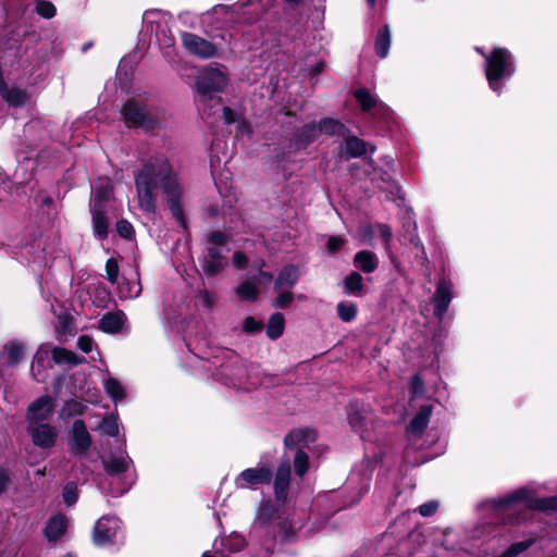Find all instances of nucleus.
<instances>
[{
    "instance_id": "obj_1",
    "label": "nucleus",
    "mask_w": 557,
    "mask_h": 557,
    "mask_svg": "<svg viewBox=\"0 0 557 557\" xmlns=\"http://www.w3.org/2000/svg\"><path fill=\"white\" fill-rule=\"evenodd\" d=\"M135 186L138 207L147 213H154L157 209L158 188L160 187L171 210L172 215L186 227L185 213L182 206L183 188L178 174L165 156L149 158L135 174Z\"/></svg>"
},
{
    "instance_id": "obj_2",
    "label": "nucleus",
    "mask_w": 557,
    "mask_h": 557,
    "mask_svg": "<svg viewBox=\"0 0 557 557\" xmlns=\"http://www.w3.org/2000/svg\"><path fill=\"white\" fill-rule=\"evenodd\" d=\"M226 85L225 75L218 69L207 70L196 82V91L198 94L196 103L202 115H210L213 108L222 103V98L213 95L222 90Z\"/></svg>"
},
{
    "instance_id": "obj_3",
    "label": "nucleus",
    "mask_w": 557,
    "mask_h": 557,
    "mask_svg": "<svg viewBox=\"0 0 557 557\" xmlns=\"http://www.w3.org/2000/svg\"><path fill=\"white\" fill-rule=\"evenodd\" d=\"M515 71L513 57L509 50L494 48L486 57L485 76L490 88L498 95L502 92L505 82L513 75Z\"/></svg>"
},
{
    "instance_id": "obj_4",
    "label": "nucleus",
    "mask_w": 557,
    "mask_h": 557,
    "mask_svg": "<svg viewBox=\"0 0 557 557\" xmlns=\"http://www.w3.org/2000/svg\"><path fill=\"white\" fill-rule=\"evenodd\" d=\"M227 242V235L221 231L211 232L207 236L206 252L200 260L202 271L207 276L218 275L227 267L230 251V248L226 247Z\"/></svg>"
},
{
    "instance_id": "obj_5",
    "label": "nucleus",
    "mask_w": 557,
    "mask_h": 557,
    "mask_svg": "<svg viewBox=\"0 0 557 557\" xmlns=\"http://www.w3.org/2000/svg\"><path fill=\"white\" fill-rule=\"evenodd\" d=\"M133 467V460L126 456L111 457L103 462L104 471L112 478H119L123 474L122 483L115 488H111L110 493L112 496H121L128 492V490L135 484L137 475L135 470H131Z\"/></svg>"
},
{
    "instance_id": "obj_6",
    "label": "nucleus",
    "mask_w": 557,
    "mask_h": 557,
    "mask_svg": "<svg viewBox=\"0 0 557 557\" xmlns=\"http://www.w3.org/2000/svg\"><path fill=\"white\" fill-rule=\"evenodd\" d=\"M519 504L542 511L557 510V495L533 499L529 491L522 488L499 499L497 506L499 508H511Z\"/></svg>"
},
{
    "instance_id": "obj_7",
    "label": "nucleus",
    "mask_w": 557,
    "mask_h": 557,
    "mask_svg": "<svg viewBox=\"0 0 557 557\" xmlns=\"http://www.w3.org/2000/svg\"><path fill=\"white\" fill-rule=\"evenodd\" d=\"M273 479L270 466L248 468L235 478V486L238 490H257L260 485H268Z\"/></svg>"
},
{
    "instance_id": "obj_8",
    "label": "nucleus",
    "mask_w": 557,
    "mask_h": 557,
    "mask_svg": "<svg viewBox=\"0 0 557 557\" xmlns=\"http://www.w3.org/2000/svg\"><path fill=\"white\" fill-rule=\"evenodd\" d=\"M67 445L74 456H83L91 447L92 440L84 420L76 419L73 422L69 432Z\"/></svg>"
},
{
    "instance_id": "obj_9",
    "label": "nucleus",
    "mask_w": 557,
    "mask_h": 557,
    "mask_svg": "<svg viewBox=\"0 0 557 557\" xmlns=\"http://www.w3.org/2000/svg\"><path fill=\"white\" fill-rule=\"evenodd\" d=\"M121 521L114 516H102L94 527L92 540L98 546L112 544L116 537Z\"/></svg>"
},
{
    "instance_id": "obj_10",
    "label": "nucleus",
    "mask_w": 557,
    "mask_h": 557,
    "mask_svg": "<svg viewBox=\"0 0 557 557\" xmlns=\"http://www.w3.org/2000/svg\"><path fill=\"white\" fill-rule=\"evenodd\" d=\"M121 113L127 126L143 127L147 131L153 128V121L149 117L145 107L135 100H127L122 107Z\"/></svg>"
},
{
    "instance_id": "obj_11",
    "label": "nucleus",
    "mask_w": 557,
    "mask_h": 557,
    "mask_svg": "<svg viewBox=\"0 0 557 557\" xmlns=\"http://www.w3.org/2000/svg\"><path fill=\"white\" fill-rule=\"evenodd\" d=\"M54 411V399L44 395L35 399L27 408L28 425L48 423Z\"/></svg>"
},
{
    "instance_id": "obj_12",
    "label": "nucleus",
    "mask_w": 557,
    "mask_h": 557,
    "mask_svg": "<svg viewBox=\"0 0 557 557\" xmlns=\"http://www.w3.org/2000/svg\"><path fill=\"white\" fill-rule=\"evenodd\" d=\"M27 432L30 435L33 444L39 448L48 449L55 445L58 430L49 423L28 425Z\"/></svg>"
},
{
    "instance_id": "obj_13",
    "label": "nucleus",
    "mask_w": 557,
    "mask_h": 557,
    "mask_svg": "<svg viewBox=\"0 0 557 557\" xmlns=\"http://www.w3.org/2000/svg\"><path fill=\"white\" fill-rule=\"evenodd\" d=\"M51 345L42 344L37 349L30 367V373L35 381L44 383L48 377V369L52 368L50 362Z\"/></svg>"
},
{
    "instance_id": "obj_14",
    "label": "nucleus",
    "mask_w": 557,
    "mask_h": 557,
    "mask_svg": "<svg viewBox=\"0 0 557 557\" xmlns=\"http://www.w3.org/2000/svg\"><path fill=\"white\" fill-rule=\"evenodd\" d=\"M290 484V462L288 459L281 461L278 465L274 481L273 492L277 503L284 504L288 496Z\"/></svg>"
},
{
    "instance_id": "obj_15",
    "label": "nucleus",
    "mask_w": 557,
    "mask_h": 557,
    "mask_svg": "<svg viewBox=\"0 0 557 557\" xmlns=\"http://www.w3.org/2000/svg\"><path fill=\"white\" fill-rule=\"evenodd\" d=\"M182 42L189 53L203 59L211 58L216 53L212 42L191 33H183Z\"/></svg>"
},
{
    "instance_id": "obj_16",
    "label": "nucleus",
    "mask_w": 557,
    "mask_h": 557,
    "mask_svg": "<svg viewBox=\"0 0 557 557\" xmlns=\"http://www.w3.org/2000/svg\"><path fill=\"white\" fill-rule=\"evenodd\" d=\"M451 299L453 284L446 278H441L434 294V314L438 319H442L447 312Z\"/></svg>"
},
{
    "instance_id": "obj_17",
    "label": "nucleus",
    "mask_w": 557,
    "mask_h": 557,
    "mask_svg": "<svg viewBox=\"0 0 557 557\" xmlns=\"http://www.w3.org/2000/svg\"><path fill=\"white\" fill-rule=\"evenodd\" d=\"M69 520L65 515H53L44 529V535L49 542H58L66 532Z\"/></svg>"
},
{
    "instance_id": "obj_18",
    "label": "nucleus",
    "mask_w": 557,
    "mask_h": 557,
    "mask_svg": "<svg viewBox=\"0 0 557 557\" xmlns=\"http://www.w3.org/2000/svg\"><path fill=\"white\" fill-rule=\"evenodd\" d=\"M126 322V315L122 310H115L102 315L99 320V329L104 333H120Z\"/></svg>"
},
{
    "instance_id": "obj_19",
    "label": "nucleus",
    "mask_w": 557,
    "mask_h": 557,
    "mask_svg": "<svg viewBox=\"0 0 557 557\" xmlns=\"http://www.w3.org/2000/svg\"><path fill=\"white\" fill-rule=\"evenodd\" d=\"M317 433L313 429H298L290 431L284 438V444L288 448L305 447L313 442Z\"/></svg>"
},
{
    "instance_id": "obj_20",
    "label": "nucleus",
    "mask_w": 557,
    "mask_h": 557,
    "mask_svg": "<svg viewBox=\"0 0 557 557\" xmlns=\"http://www.w3.org/2000/svg\"><path fill=\"white\" fill-rule=\"evenodd\" d=\"M299 269L294 264L285 265L277 274L274 289L293 288L299 281Z\"/></svg>"
},
{
    "instance_id": "obj_21",
    "label": "nucleus",
    "mask_w": 557,
    "mask_h": 557,
    "mask_svg": "<svg viewBox=\"0 0 557 557\" xmlns=\"http://www.w3.org/2000/svg\"><path fill=\"white\" fill-rule=\"evenodd\" d=\"M366 409L358 401H351L347 406V419L349 425L359 433L366 430Z\"/></svg>"
},
{
    "instance_id": "obj_22",
    "label": "nucleus",
    "mask_w": 557,
    "mask_h": 557,
    "mask_svg": "<svg viewBox=\"0 0 557 557\" xmlns=\"http://www.w3.org/2000/svg\"><path fill=\"white\" fill-rule=\"evenodd\" d=\"M2 85L3 86H0V95L9 106L14 108L25 106L28 100L26 90L18 87L9 88L5 81L2 82Z\"/></svg>"
},
{
    "instance_id": "obj_23",
    "label": "nucleus",
    "mask_w": 557,
    "mask_h": 557,
    "mask_svg": "<svg viewBox=\"0 0 557 557\" xmlns=\"http://www.w3.org/2000/svg\"><path fill=\"white\" fill-rule=\"evenodd\" d=\"M433 412V406L432 405H423L419 408L416 416L411 419L408 431L412 434H420L422 433L430 421V418Z\"/></svg>"
},
{
    "instance_id": "obj_24",
    "label": "nucleus",
    "mask_w": 557,
    "mask_h": 557,
    "mask_svg": "<svg viewBox=\"0 0 557 557\" xmlns=\"http://www.w3.org/2000/svg\"><path fill=\"white\" fill-rule=\"evenodd\" d=\"M354 264L363 273H372L379 267V258L371 250H360L354 257Z\"/></svg>"
},
{
    "instance_id": "obj_25",
    "label": "nucleus",
    "mask_w": 557,
    "mask_h": 557,
    "mask_svg": "<svg viewBox=\"0 0 557 557\" xmlns=\"http://www.w3.org/2000/svg\"><path fill=\"white\" fill-rule=\"evenodd\" d=\"M113 195V185L109 178H100L96 184L94 194V208H106L107 202Z\"/></svg>"
},
{
    "instance_id": "obj_26",
    "label": "nucleus",
    "mask_w": 557,
    "mask_h": 557,
    "mask_svg": "<svg viewBox=\"0 0 557 557\" xmlns=\"http://www.w3.org/2000/svg\"><path fill=\"white\" fill-rule=\"evenodd\" d=\"M321 135V129L315 123L304 125L295 134V144L298 148H306Z\"/></svg>"
},
{
    "instance_id": "obj_27",
    "label": "nucleus",
    "mask_w": 557,
    "mask_h": 557,
    "mask_svg": "<svg viewBox=\"0 0 557 557\" xmlns=\"http://www.w3.org/2000/svg\"><path fill=\"white\" fill-rule=\"evenodd\" d=\"M91 215L95 235L100 239H106L108 237L109 227L106 208L91 207Z\"/></svg>"
},
{
    "instance_id": "obj_28",
    "label": "nucleus",
    "mask_w": 557,
    "mask_h": 557,
    "mask_svg": "<svg viewBox=\"0 0 557 557\" xmlns=\"http://www.w3.org/2000/svg\"><path fill=\"white\" fill-rule=\"evenodd\" d=\"M51 356L53 362L57 364L66 363L70 366H77L86 361L84 357L77 356L75 352L62 348V347H52L51 346Z\"/></svg>"
},
{
    "instance_id": "obj_29",
    "label": "nucleus",
    "mask_w": 557,
    "mask_h": 557,
    "mask_svg": "<svg viewBox=\"0 0 557 557\" xmlns=\"http://www.w3.org/2000/svg\"><path fill=\"white\" fill-rule=\"evenodd\" d=\"M363 287V278L359 272L349 273L343 281V292L348 296H360Z\"/></svg>"
},
{
    "instance_id": "obj_30",
    "label": "nucleus",
    "mask_w": 557,
    "mask_h": 557,
    "mask_svg": "<svg viewBox=\"0 0 557 557\" xmlns=\"http://www.w3.org/2000/svg\"><path fill=\"white\" fill-rule=\"evenodd\" d=\"M391 47V30L388 25H383L376 34L374 49L379 58L387 57Z\"/></svg>"
},
{
    "instance_id": "obj_31",
    "label": "nucleus",
    "mask_w": 557,
    "mask_h": 557,
    "mask_svg": "<svg viewBox=\"0 0 557 557\" xmlns=\"http://www.w3.org/2000/svg\"><path fill=\"white\" fill-rule=\"evenodd\" d=\"M277 509L271 500H263L257 511L255 524L265 528L276 515Z\"/></svg>"
},
{
    "instance_id": "obj_32",
    "label": "nucleus",
    "mask_w": 557,
    "mask_h": 557,
    "mask_svg": "<svg viewBox=\"0 0 557 557\" xmlns=\"http://www.w3.org/2000/svg\"><path fill=\"white\" fill-rule=\"evenodd\" d=\"M87 406L76 399H69L64 403L63 407L59 411V419L66 421L71 418L79 417L84 414Z\"/></svg>"
},
{
    "instance_id": "obj_33",
    "label": "nucleus",
    "mask_w": 557,
    "mask_h": 557,
    "mask_svg": "<svg viewBox=\"0 0 557 557\" xmlns=\"http://www.w3.org/2000/svg\"><path fill=\"white\" fill-rule=\"evenodd\" d=\"M367 143L356 136H349L345 139L346 158H359L367 153Z\"/></svg>"
},
{
    "instance_id": "obj_34",
    "label": "nucleus",
    "mask_w": 557,
    "mask_h": 557,
    "mask_svg": "<svg viewBox=\"0 0 557 557\" xmlns=\"http://www.w3.org/2000/svg\"><path fill=\"white\" fill-rule=\"evenodd\" d=\"M285 319L281 312L271 314L267 325V335L271 339H277L283 335Z\"/></svg>"
},
{
    "instance_id": "obj_35",
    "label": "nucleus",
    "mask_w": 557,
    "mask_h": 557,
    "mask_svg": "<svg viewBox=\"0 0 557 557\" xmlns=\"http://www.w3.org/2000/svg\"><path fill=\"white\" fill-rule=\"evenodd\" d=\"M4 352L7 362L10 366H15L23 358L25 354V347L22 343L12 341L4 346Z\"/></svg>"
},
{
    "instance_id": "obj_36",
    "label": "nucleus",
    "mask_w": 557,
    "mask_h": 557,
    "mask_svg": "<svg viewBox=\"0 0 557 557\" xmlns=\"http://www.w3.org/2000/svg\"><path fill=\"white\" fill-rule=\"evenodd\" d=\"M354 96L364 112L377 107V99L367 88L357 89Z\"/></svg>"
},
{
    "instance_id": "obj_37",
    "label": "nucleus",
    "mask_w": 557,
    "mask_h": 557,
    "mask_svg": "<svg viewBox=\"0 0 557 557\" xmlns=\"http://www.w3.org/2000/svg\"><path fill=\"white\" fill-rule=\"evenodd\" d=\"M317 125L321 129V134L325 133L330 136H342L346 131L345 125L334 119H323Z\"/></svg>"
},
{
    "instance_id": "obj_38",
    "label": "nucleus",
    "mask_w": 557,
    "mask_h": 557,
    "mask_svg": "<svg viewBox=\"0 0 557 557\" xmlns=\"http://www.w3.org/2000/svg\"><path fill=\"white\" fill-rule=\"evenodd\" d=\"M117 288H119V293H120L121 297H123V298H136L141 293V286H140L138 278L133 282L129 280L123 278L119 283Z\"/></svg>"
},
{
    "instance_id": "obj_39",
    "label": "nucleus",
    "mask_w": 557,
    "mask_h": 557,
    "mask_svg": "<svg viewBox=\"0 0 557 557\" xmlns=\"http://www.w3.org/2000/svg\"><path fill=\"white\" fill-rule=\"evenodd\" d=\"M236 294L240 299L253 302L259 296L257 285L250 281H245L235 288Z\"/></svg>"
},
{
    "instance_id": "obj_40",
    "label": "nucleus",
    "mask_w": 557,
    "mask_h": 557,
    "mask_svg": "<svg viewBox=\"0 0 557 557\" xmlns=\"http://www.w3.org/2000/svg\"><path fill=\"white\" fill-rule=\"evenodd\" d=\"M534 543H535L534 537H530L528 540L513 543L505 552H503L502 554L495 555L494 557H517L520 554L528 550Z\"/></svg>"
},
{
    "instance_id": "obj_41",
    "label": "nucleus",
    "mask_w": 557,
    "mask_h": 557,
    "mask_svg": "<svg viewBox=\"0 0 557 557\" xmlns=\"http://www.w3.org/2000/svg\"><path fill=\"white\" fill-rule=\"evenodd\" d=\"M104 391L107 395L114 401H120L125 397V389L122 384L113 377L108 379L104 382Z\"/></svg>"
},
{
    "instance_id": "obj_42",
    "label": "nucleus",
    "mask_w": 557,
    "mask_h": 557,
    "mask_svg": "<svg viewBox=\"0 0 557 557\" xmlns=\"http://www.w3.org/2000/svg\"><path fill=\"white\" fill-rule=\"evenodd\" d=\"M337 314L339 319L344 322H351L357 317V306L352 302L348 301H341L337 307Z\"/></svg>"
},
{
    "instance_id": "obj_43",
    "label": "nucleus",
    "mask_w": 557,
    "mask_h": 557,
    "mask_svg": "<svg viewBox=\"0 0 557 557\" xmlns=\"http://www.w3.org/2000/svg\"><path fill=\"white\" fill-rule=\"evenodd\" d=\"M309 469V456L304 449H298L294 457V470L296 475L302 478Z\"/></svg>"
},
{
    "instance_id": "obj_44",
    "label": "nucleus",
    "mask_w": 557,
    "mask_h": 557,
    "mask_svg": "<svg viewBox=\"0 0 557 557\" xmlns=\"http://www.w3.org/2000/svg\"><path fill=\"white\" fill-rule=\"evenodd\" d=\"M275 290L277 292V296L272 301L273 307L278 309H285L289 307L295 298L290 288H282Z\"/></svg>"
},
{
    "instance_id": "obj_45",
    "label": "nucleus",
    "mask_w": 557,
    "mask_h": 557,
    "mask_svg": "<svg viewBox=\"0 0 557 557\" xmlns=\"http://www.w3.org/2000/svg\"><path fill=\"white\" fill-rule=\"evenodd\" d=\"M222 546L230 553L239 552L245 546V539L239 534H232L228 537L222 539Z\"/></svg>"
},
{
    "instance_id": "obj_46",
    "label": "nucleus",
    "mask_w": 557,
    "mask_h": 557,
    "mask_svg": "<svg viewBox=\"0 0 557 557\" xmlns=\"http://www.w3.org/2000/svg\"><path fill=\"white\" fill-rule=\"evenodd\" d=\"M63 500L66 506H73L78 499V488L75 482H67L63 487Z\"/></svg>"
},
{
    "instance_id": "obj_47",
    "label": "nucleus",
    "mask_w": 557,
    "mask_h": 557,
    "mask_svg": "<svg viewBox=\"0 0 557 557\" xmlns=\"http://www.w3.org/2000/svg\"><path fill=\"white\" fill-rule=\"evenodd\" d=\"M277 537L281 542H290L295 539V530L288 520L278 523Z\"/></svg>"
},
{
    "instance_id": "obj_48",
    "label": "nucleus",
    "mask_w": 557,
    "mask_h": 557,
    "mask_svg": "<svg viewBox=\"0 0 557 557\" xmlns=\"http://www.w3.org/2000/svg\"><path fill=\"white\" fill-rule=\"evenodd\" d=\"M36 12L45 18H51L55 15L57 10L52 2L39 0L36 5Z\"/></svg>"
},
{
    "instance_id": "obj_49",
    "label": "nucleus",
    "mask_w": 557,
    "mask_h": 557,
    "mask_svg": "<svg viewBox=\"0 0 557 557\" xmlns=\"http://www.w3.org/2000/svg\"><path fill=\"white\" fill-rule=\"evenodd\" d=\"M106 273H107V280L112 283V284H115L117 283V278H119V263L116 261V259L114 258H109L106 262Z\"/></svg>"
},
{
    "instance_id": "obj_50",
    "label": "nucleus",
    "mask_w": 557,
    "mask_h": 557,
    "mask_svg": "<svg viewBox=\"0 0 557 557\" xmlns=\"http://www.w3.org/2000/svg\"><path fill=\"white\" fill-rule=\"evenodd\" d=\"M116 231L119 235L125 239H132L135 236V230L133 225L125 219L116 222Z\"/></svg>"
},
{
    "instance_id": "obj_51",
    "label": "nucleus",
    "mask_w": 557,
    "mask_h": 557,
    "mask_svg": "<svg viewBox=\"0 0 557 557\" xmlns=\"http://www.w3.org/2000/svg\"><path fill=\"white\" fill-rule=\"evenodd\" d=\"M377 230L383 238L385 251L392 255V239L393 233L391 227L387 224L380 223L377 224Z\"/></svg>"
},
{
    "instance_id": "obj_52",
    "label": "nucleus",
    "mask_w": 557,
    "mask_h": 557,
    "mask_svg": "<svg viewBox=\"0 0 557 557\" xmlns=\"http://www.w3.org/2000/svg\"><path fill=\"white\" fill-rule=\"evenodd\" d=\"M100 429L109 436H117L119 426L114 418L106 417L100 423Z\"/></svg>"
},
{
    "instance_id": "obj_53",
    "label": "nucleus",
    "mask_w": 557,
    "mask_h": 557,
    "mask_svg": "<svg viewBox=\"0 0 557 557\" xmlns=\"http://www.w3.org/2000/svg\"><path fill=\"white\" fill-rule=\"evenodd\" d=\"M346 243L347 240L342 236H330L326 242V248L330 253H335L339 251Z\"/></svg>"
},
{
    "instance_id": "obj_54",
    "label": "nucleus",
    "mask_w": 557,
    "mask_h": 557,
    "mask_svg": "<svg viewBox=\"0 0 557 557\" xmlns=\"http://www.w3.org/2000/svg\"><path fill=\"white\" fill-rule=\"evenodd\" d=\"M410 392L413 396L424 393V381L420 374H414L410 380Z\"/></svg>"
},
{
    "instance_id": "obj_55",
    "label": "nucleus",
    "mask_w": 557,
    "mask_h": 557,
    "mask_svg": "<svg viewBox=\"0 0 557 557\" xmlns=\"http://www.w3.org/2000/svg\"><path fill=\"white\" fill-rule=\"evenodd\" d=\"M95 342L88 335H81L77 339V347L85 354H89L94 348Z\"/></svg>"
},
{
    "instance_id": "obj_56",
    "label": "nucleus",
    "mask_w": 557,
    "mask_h": 557,
    "mask_svg": "<svg viewBox=\"0 0 557 557\" xmlns=\"http://www.w3.org/2000/svg\"><path fill=\"white\" fill-rule=\"evenodd\" d=\"M437 508L436 502H428L419 506L418 511L422 517H430L436 512Z\"/></svg>"
},
{
    "instance_id": "obj_57",
    "label": "nucleus",
    "mask_w": 557,
    "mask_h": 557,
    "mask_svg": "<svg viewBox=\"0 0 557 557\" xmlns=\"http://www.w3.org/2000/svg\"><path fill=\"white\" fill-rule=\"evenodd\" d=\"M262 327H263L262 322L256 320L252 317H247L244 321V330L246 332H249V333L258 332V331H261Z\"/></svg>"
},
{
    "instance_id": "obj_58",
    "label": "nucleus",
    "mask_w": 557,
    "mask_h": 557,
    "mask_svg": "<svg viewBox=\"0 0 557 557\" xmlns=\"http://www.w3.org/2000/svg\"><path fill=\"white\" fill-rule=\"evenodd\" d=\"M248 263V259L242 251H235L233 255V264L237 269H245Z\"/></svg>"
},
{
    "instance_id": "obj_59",
    "label": "nucleus",
    "mask_w": 557,
    "mask_h": 557,
    "mask_svg": "<svg viewBox=\"0 0 557 557\" xmlns=\"http://www.w3.org/2000/svg\"><path fill=\"white\" fill-rule=\"evenodd\" d=\"M10 483V476L5 469L0 468V495L5 492Z\"/></svg>"
},
{
    "instance_id": "obj_60",
    "label": "nucleus",
    "mask_w": 557,
    "mask_h": 557,
    "mask_svg": "<svg viewBox=\"0 0 557 557\" xmlns=\"http://www.w3.org/2000/svg\"><path fill=\"white\" fill-rule=\"evenodd\" d=\"M360 236L363 243H370L374 237V231L371 225H366L361 228Z\"/></svg>"
},
{
    "instance_id": "obj_61",
    "label": "nucleus",
    "mask_w": 557,
    "mask_h": 557,
    "mask_svg": "<svg viewBox=\"0 0 557 557\" xmlns=\"http://www.w3.org/2000/svg\"><path fill=\"white\" fill-rule=\"evenodd\" d=\"M223 120L225 124H232L235 121V114L230 107L223 108Z\"/></svg>"
},
{
    "instance_id": "obj_62",
    "label": "nucleus",
    "mask_w": 557,
    "mask_h": 557,
    "mask_svg": "<svg viewBox=\"0 0 557 557\" xmlns=\"http://www.w3.org/2000/svg\"><path fill=\"white\" fill-rule=\"evenodd\" d=\"M202 301L203 304L208 307V308H211L212 305H213V298L211 296V294L208 292V290H205L202 293Z\"/></svg>"
},
{
    "instance_id": "obj_63",
    "label": "nucleus",
    "mask_w": 557,
    "mask_h": 557,
    "mask_svg": "<svg viewBox=\"0 0 557 557\" xmlns=\"http://www.w3.org/2000/svg\"><path fill=\"white\" fill-rule=\"evenodd\" d=\"M323 67H324V63L323 62H318L315 65H313L311 67V73L313 75H319L323 71Z\"/></svg>"
},
{
    "instance_id": "obj_64",
    "label": "nucleus",
    "mask_w": 557,
    "mask_h": 557,
    "mask_svg": "<svg viewBox=\"0 0 557 557\" xmlns=\"http://www.w3.org/2000/svg\"><path fill=\"white\" fill-rule=\"evenodd\" d=\"M259 275L265 282H271L273 280V275L270 272L260 271Z\"/></svg>"
}]
</instances>
